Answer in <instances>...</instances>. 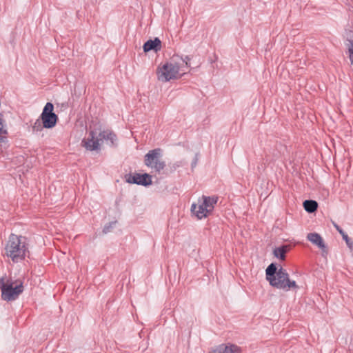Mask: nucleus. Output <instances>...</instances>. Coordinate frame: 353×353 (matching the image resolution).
Wrapping results in <instances>:
<instances>
[{
    "instance_id": "nucleus-1",
    "label": "nucleus",
    "mask_w": 353,
    "mask_h": 353,
    "mask_svg": "<svg viewBox=\"0 0 353 353\" xmlns=\"http://www.w3.org/2000/svg\"><path fill=\"white\" fill-rule=\"evenodd\" d=\"M265 275L270 285L274 288L285 291L298 288L296 282L290 279L286 270L282 267L278 269L275 263H272L268 265L265 270Z\"/></svg>"
},
{
    "instance_id": "nucleus-2",
    "label": "nucleus",
    "mask_w": 353,
    "mask_h": 353,
    "mask_svg": "<svg viewBox=\"0 0 353 353\" xmlns=\"http://www.w3.org/2000/svg\"><path fill=\"white\" fill-rule=\"evenodd\" d=\"M6 255L14 263L23 260L29 253L27 238L11 234L5 247Z\"/></svg>"
},
{
    "instance_id": "nucleus-3",
    "label": "nucleus",
    "mask_w": 353,
    "mask_h": 353,
    "mask_svg": "<svg viewBox=\"0 0 353 353\" xmlns=\"http://www.w3.org/2000/svg\"><path fill=\"white\" fill-rule=\"evenodd\" d=\"M180 56L173 55L168 62H166L161 68H158V79L167 82L172 79L180 78L185 72L179 62Z\"/></svg>"
},
{
    "instance_id": "nucleus-4",
    "label": "nucleus",
    "mask_w": 353,
    "mask_h": 353,
    "mask_svg": "<svg viewBox=\"0 0 353 353\" xmlns=\"http://www.w3.org/2000/svg\"><path fill=\"white\" fill-rule=\"evenodd\" d=\"M0 289L1 290V299L6 301L16 300L23 291V282L13 281L2 277L0 279Z\"/></svg>"
},
{
    "instance_id": "nucleus-5",
    "label": "nucleus",
    "mask_w": 353,
    "mask_h": 353,
    "mask_svg": "<svg viewBox=\"0 0 353 353\" xmlns=\"http://www.w3.org/2000/svg\"><path fill=\"white\" fill-rule=\"evenodd\" d=\"M161 157L162 150L161 148L151 150L144 157L145 165L160 173L165 167V161L161 160Z\"/></svg>"
},
{
    "instance_id": "nucleus-6",
    "label": "nucleus",
    "mask_w": 353,
    "mask_h": 353,
    "mask_svg": "<svg viewBox=\"0 0 353 353\" xmlns=\"http://www.w3.org/2000/svg\"><path fill=\"white\" fill-rule=\"evenodd\" d=\"M53 110L54 105L50 102H48L43 109L39 117L42 120L43 126L45 128L50 129L54 128L58 121V116Z\"/></svg>"
},
{
    "instance_id": "nucleus-7",
    "label": "nucleus",
    "mask_w": 353,
    "mask_h": 353,
    "mask_svg": "<svg viewBox=\"0 0 353 353\" xmlns=\"http://www.w3.org/2000/svg\"><path fill=\"white\" fill-rule=\"evenodd\" d=\"M127 183L131 184H137L143 186H148L152 184V176L149 174H127L124 176Z\"/></svg>"
},
{
    "instance_id": "nucleus-8",
    "label": "nucleus",
    "mask_w": 353,
    "mask_h": 353,
    "mask_svg": "<svg viewBox=\"0 0 353 353\" xmlns=\"http://www.w3.org/2000/svg\"><path fill=\"white\" fill-rule=\"evenodd\" d=\"M99 141V138L96 137V132L91 130L89 132L88 137L82 140L81 145L89 151L99 150L101 148Z\"/></svg>"
},
{
    "instance_id": "nucleus-9",
    "label": "nucleus",
    "mask_w": 353,
    "mask_h": 353,
    "mask_svg": "<svg viewBox=\"0 0 353 353\" xmlns=\"http://www.w3.org/2000/svg\"><path fill=\"white\" fill-rule=\"evenodd\" d=\"M307 239L314 245L318 246L322 250V255L325 256L327 254V249L325 246L323 239L320 234L316 232L309 233L307 235Z\"/></svg>"
},
{
    "instance_id": "nucleus-10",
    "label": "nucleus",
    "mask_w": 353,
    "mask_h": 353,
    "mask_svg": "<svg viewBox=\"0 0 353 353\" xmlns=\"http://www.w3.org/2000/svg\"><path fill=\"white\" fill-rule=\"evenodd\" d=\"M191 212L199 219H202L203 218H205L210 214L208 209L205 208V205L203 204V202H202L201 198H199L198 199V203H194L192 204Z\"/></svg>"
},
{
    "instance_id": "nucleus-11",
    "label": "nucleus",
    "mask_w": 353,
    "mask_h": 353,
    "mask_svg": "<svg viewBox=\"0 0 353 353\" xmlns=\"http://www.w3.org/2000/svg\"><path fill=\"white\" fill-rule=\"evenodd\" d=\"M212 353H241V349L236 345L221 344L217 346Z\"/></svg>"
},
{
    "instance_id": "nucleus-12",
    "label": "nucleus",
    "mask_w": 353,
    "mask_h": 353,
    "mask_svg": "<svg viewBox=\"0 0 353 353\" xmlns=\"http://www.w3.org/2000/svg\"><path fill=\"white\" fill-rule=\"evenodd\" d=\"M143 48L145 52H148L150 50L158 52L161 48V41L157 37L153 40L150 39L144 43Z\"/></svg>"
},
{
    "instance_id": "nucleus-13",
    "label": "nucleus",
    "mask_w": 353,
    "mask_h": 353,
    "mask_svg": "<svg viewBox=\"0 0 353 353\" xmlns=\"http://www.w3.org/2000/svg\"><path fill=\"white\" fill-rule=\"evenodd\" d=\"M201 199L203 202V204L205 205V208L208 209L210 214L214 210V205L218 201V197L216 196H208L203 195L201 197Z\"/></svg>"
},
{
    "instance_id": "nucleus-14",
    "label": "nucleus",
    "mask_w": 353,
    "mask_h": 353,
    "mask_svg": "<svg viewBox=\"0 0 353 353\" xmlns=\"http://www.w3.org/2000/svg\"><path fill=\"white\" fill-rule=\"evenodd\" d=\"M99 140H105L110 142L111 146L116 145L115 141H117V135L110 130H103L99 134Z\"/></svg>"
},
{
    "instance_id": "nucleus-15",
    "label": "nucleus",
    "mask_w": 353,
    "mask_h": 353,
    "mask_svg": "<svg viewBox=\"0 0 353 353\" xmlns=\"http://www.w3.org/2000/svg\"><path fill=\"white\" fill-rule=\"evenodd\" d=\"M288 248L289 246L286 245L276 248L273 252L274 256L281 260H285V254L288 251Z\"/></svg>"
},
{
    "instance_id": "nucleus-16",
    "label": "nucleus",
    "mask_w": 353,
    "mask_h": 353,
    "mask_svg": "<svg viewBox=\"0 0 353 353\" xmlns=\"http://www.w3.org/2000/svg\"><path fill=\"white\" fill-rule=\"evenodd\" d=\"M303 207L306 212L313 213L318 208V203L314 200H305L303 202Z\"/></svg>"
},
{
    "instance_id": "nucleus-17",
    "label": "nucleus",
    "mask_w": 353,
    "mask_h": 353,
    "mask_svg": "<svg viewBox=\"0 0 353 353\" xmlns=\"http://www.w3.org/2000/svg\"><path fill=\"white\" fill-rule=\"evenodd\" d=\"M7 134L8 131L4 124L3 115L0 113V143H4L7 141Z\"/></svg>"
},
{
    "instance_id": "nucleus-18",
    "label": "nucleus",
    "mask_w": 353,
    "mask_h": 353,
    "mask_svg": "<svg viewBox=\"0 0 353 353\" xmlns=\"http://www.w3.org/2000/svg\"><path fill=\"white\" fill-rule=\"evenodd\" d=\"M43 128H45V127L43 126L42 120H41L40 117L35 121L32 126L33 132H41Z\"/></svg>"
},
{
    "instance_id": "nucleus-19",
    "label": "nucleus",
    "mask_w": 353,
    "mask_h": 353,
    "mask_svg": "<svg viewBox=\"0 0 353 353\" xmlns=\"http://www.w3.org/2000/svg\"><path fill=\"white\" fill-rule=\"evenodd\" d=\"M348 48L349 58L351 64L353 65V40H348V43L346 44Z\"/></svg>"
},
{
    "instance_id": "nucleus-20",
    "label": "nucleus",
    "mask_w": 353,
    "mask_h": 353,
    "mask_svg": "<svg viewBox=\"0 0 353 353\" xmlns=\"http://www.w3.org/2000/svg\"><path fill=\"white\" fill-rule=\"evenodd\" d=\"M179 62L181 63V65L182 66V68L184 66H186L187 68L190 67L189 61L190 60V58L188 56H185L184 58H182L180 57Z\"/></svg>"
},
{
    "instance_id": "nucleus-21",
    "label": "nucleus",
    "mask_w": 353,
    "mask_h": 353,
    "mask_svg": "<svg viewBox=\"0 0 353 353\" xmlns=\"http://www.w3.org/2000/svg\"><path fill=\"white\" fill-rule=\"evenodd\" d=\"M114 223H110L108 225H105L103 229V232L104 234L109 232L110 231L111 228H112V224H114Z\"/></svg>"
},
{
    "instance_id": "nucleus-22",
    "label": "nucleus",
    "mask_w": 353,
    "mask_h": 353,
    "mask_svg": "<svg viewBox=\"0 0 353 353\" xmlns=\"http://www.w3.org/2000/svg\"><path fill=\"white\" fill-rule=\"evenodd\" d=\"M343 240L345 241L347 245L350 247L351 245L352 244V242L350 241V238L348 237V235L347 234V238H343Z\"/></svg>"
},
{
    "instance_id": "nucleus-23",
    "label": "nucleus",
    "mask_w": 353,
    "mask_h": 353,
    "mask_svg": "<svg viewBox=\"0 0 353 353\" xmlns=\"http://www.w3.org/2000/svg\"><path fill=\"white\" fill-rule=\"evenodd\" d=\"M197 161H198V157H197V154L195 156L194 159V161H192V167H194L196 166V163H197Z\"/></svg>"
},
{
    "instance_id": "nucleus-24",
    "label": "nucleus",
    "mask_w": 353,
    "mask_h": 353,
    "mask_svg": "<svg viewBox=\"0 0 353 353\" xmlns=\"http://www.w3.org/2000/svg\"><path fill=\"white\" fill-rule=\"evenodd\" d=\"M339 234L342 236L343 238H347V234L343 231V229H341L340 231H339Z\"/></svg>"
},
{
    "instance_id": "nucleus-25",
    "label": "nucleus",
    "mask_w": 353,
    "mask_h": 353,
    "mask_svg": "<svg viewBox=\"0 0 353 353\" xmlns=\"http://www.w3.org/2000/svg\"><path fill=\"white\" fill-rule=\"evenodd\" d=\"M332 223H333L334 227L336 228V230L338 232H339V231H340V230L342 229V228H341L339 225H337L336 223L332 222Z\"/></svg>"
}]
</instances>
